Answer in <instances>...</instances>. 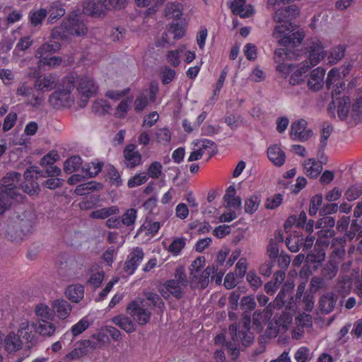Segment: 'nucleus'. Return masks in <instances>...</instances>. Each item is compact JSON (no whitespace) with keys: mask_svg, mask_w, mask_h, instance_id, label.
I'll use <instances>...</instances> for the list:
<instances>
[{"mask_svg":"<svg viewBox=\"0 0 362 362\" xmlns=\"http://www.w3.org/2000/svg\"><path fill=\"white\" fill-rule=\"evenodd\" d=\"M307 49L310 53L308 57L310 65L308 62H303L300 65L296 66L289 78V83L291 85L295 86L303 82L308 70L318 64L326 57V52L317 39L311 42Z\"/></svg>","mask_w":362,"mask_h":362,"instance_id":"1","label":"nucleus"},{"mask_svg":"<svg viewBox=\"0 0 362 362\" xmlns=\"http://www.w3.org/2000/svg\"><path fill=\"white\" fill-rule=\"evenodd\" d=\"M75 88L76 78L74 74H69L63 78L57 89L49 98L51 105L56 109L71 107L75 101L72 93Z\"/></svg>","mask_w":362,"mask_h":362,"instance_id":"2","label":"nucleus"},{"mask_svg":"<svg viewBox=\"0 0 362 362\" xmlns=\"http://www.w3.org/2000/svg\"><path fill=\"white\" fill-rule=\"evenodd\" d=\"M21 174L16 172L8 173L1 180L0 186V214H3L12 204V200L21 201L22 195L18 188Z\"/></svg>","mask_w":362,"mask_h":362,"instance_id":"3","label":"nucleus"},{"mask_svg":"<svg viewBox=\"0 0 362 362\" xmlns=\"http://www.w3.org/2000/svg\"><path fill=\"white\" fill-rule=\"evenodd\" d=\"M242 323L243 324V329L238 331V327L235 324H232L229 327V334L233 341L234 344L229 343L227 344V348L231 351V354L235 358L238 355V348L240 344L245 346H249L253 341L254 337L252 333L250 331L251 319L250 315L245 312L242 318Z\"/></svg>","mask_w":362,"mask_h":362,"instance_id":"4","label":"nucleus"},{"mask_svg":"<svg viewBox=\"0 0 362 362\" xmlns=\"http://www.w3.org/2000/svg\"><path fill=\"white\" fill-rule=\"evenodd\" d=\"M205 258L199 257L191 264L189 275V284L192 288H205L209 283V278L214 273L213 267L205 266Z\"/></svg>","mask_w":362,"mask_h":362,"instance_id":"5","label":"nucleus"},{"mask_svg":"<svg viewBox=\"0 0 362 362\" xmlns=\"http://www.w3.org/2000/svg\"><path fill=\"white\" fill-rule=\"evenodd\" d=\"M173 279L166 281L160 286L158 291L164 298L173 295L176 298L182 297L184 290L188 284L185 269L179 267L175 269Z\"/></svg>","mask_w":362,"mask_h":362,"instance_id":"6","label":"nucleus"},{"mask_svg":"<svg viewBox=\"0 0 362 362\" xmlns=\"http://www.w3.org/2000/svg\"><path fill=\"white\" fill-rule=\"evenodd\" d=\"M274 37L278 39L280 45L296 46L305 37V33L293 24H279L274 28Z\"/></svg>","mask_w":362,"mask_h":362,"instance_id":"7","label":"nucleus"},{"mask_svg":"<svg viewBox=\"0 0 362 362\" xmlns=\"http://www.w3.org/2000/svg\"><path fill=\"white\" fill-rule=\"evenodd\" d=\"M76 88L80 99V105L85 107L89 99L98 91V86L94 78L88 74L75 76Z\"/></svg>","mask_w":362,"mask_h":362,"instance_id":"8","label":"nucleus"},{"mask_svg":"<svg viewBox=\"0 0 362 362\" xmlns=\"http://www.w3.org/2000/svg\"><path fill=\"white\" fill-rule=\"evenodd\" d=\"M147 305L146 300L136 299L129 303L127 308V313L139 325H146L151 317L152 313Z\"/></svg>","mask_w":362,"mask_h":362,"instance_id":"9","label":"nucleus"},{"mask_svg":"<svg viewBox=\"0 0 362 362\" xmlns=\"http://www.w3.org/2000/svg\"><path fill=\"white\" fill-rule=\"evenodd\" d=\"M346 242L344 238L333 239L332 245H337L339 247L334 249L332 255V259L323 268V276L329 279L334 277L338 271V262L334 259L336 257L341 258L344 254V245Z\"/></svg>","mask_w":362,"mask_h":362,"instance_id":"10","label":"nucleus"},{"mask_svg":"<svg viewBox=\"0 0 362 362\" xmlns=\"http://www.w3.org/2000/svg\"><path fill=\"white\" fill-rule=\"evenodd\" d=\"M334 225L335 220L331 216H325L317 221L316 228L321 229L318 232L317 245L323 244L325 247L329 245V241L327 240V238L332 237L334 235V231L332 230Z\"/></svg>","mask_w":362,"mask_h":362,"instance_id":"11","label":"nucleus"},{"mask_svg":"<svg viewBox=\"0 0 362 362\" xmlns=\"http://www.w3.org/2000/svg\"><path fill=\"white\" fill-rule=\"evenodd\" d=\"M307 122L303 119H298L291 124L290 136L292 139L299 141H305L313 136V131L307 128Z\"/></svg>","mask_w":362,"mask_h":362,"instance_id":"12","label":"nucleus"},{"mask_svg":"<svg viewBox=\"0 0 362 362\" xmlns=\"http://www.w3.org/2000/svg\"><path fill=\"white\" fill-rule=\"evenodd\" d=\"M158 91V84L151 83L148 90L143 91L134 101V109L136 112H141L145 109L148 104V97L150 98V101L155 102L156 95Z\"/></svg>","mask_w":362,"mask_h":362,"instance_id":"13","label":"nucleus"},{"mask_svg":"<svg viewBox=\"0 0 362 362\" xmlns=\"http://www.w3.org/2000/svg\"><path fill=\"white\" fill-rule=\"evenodd\" d=\"M299 14V8L296 5H290L276 11L274 18L276 23H291Z\"/></svg>","mask_w":362,"mask_h":362,"instance_id":"14","label":"nucleus"},{"mask_svg":"<svg viewBox=\"0 0 362 362\" xmlns=\"http://www.w3.org/2000/svg\"><path fill=\"white\" fill-rule=\"evenodd\" d=\"M51 307L54 316L61 320L68 319L73 309L71 305L64 298L53 300Z\"/></svg>","mask_w":362,"mask_h":362,"instance_id":"15","label":"nucleus"},{"mask_svg":"<svg viewBox=\"0 0 362 362\" xmlns=\"http://www.w3.org/2000/svg\"><path fill=\"white\" fill-rule=\"evenodd\" d=\"M124 158L127 168L133 169L142 164L141 154L134 144H129L124 149Z\"/></svg>","mask_w":362,"mask_h":362,"instance_id":"16","label":"nucleus"},{"mask_svg":"<svg viewBox=\"0 0 362 362\" xmlns=\"http://www.w3.org/2000/svg\"><path fill=\"white\" fill-rule=\"evenodd\" d=\"M16 94L28 98L29 104L37 107L40 105L43 101V96L40 93L35 94L33 88L26 83H22L17 88Z\"/></svg>","mask_w":362,"mask_h":362,"instance_id":"17","label":"nucleus"},{"mask_svg":"<svg viewBox=\"0 0 362 362\" xmlns=\"http://www.w3.org/2000/svg\"><path fill=\"white\" fill-rule=\"evenodd\" d=\"M23 345V340L14 331L9 332L4 338V349L9 354L20 351Z\"/></svg>","mask_w":362,"mask_h":362,"instance_id":"18","label":"nucleus"},{"mask_svg":"<svg viewBox=\"0 0 362 362\" xmlns=\"http://www.w3.org/2000/svg\"><path fill=\"white\" fill-rule=\"evenodd\" d=\"M143 258L144 252L141 248L137 247L132 249L125 262V272L129 274H132L141 262Z\"/></svg>","mask_w":362,"mask_h":362,"instance_id":"19","label":"nucleus"},{"mask_svg":"<svg viewBox=\"0 0 362 362\" xmlns=\"http://www.w3.org/2000/svg\"><path fill=\"white\" fill-rule=\"evenodd\" d=\"M107 11V7L103 0L89 1L84 3L83 13L94 17H100L105 16Z\"/></svg>","mask_w":362,"mask_h":362,"instance_id":"20","label":"nucleus"},{"mask_svg":"<svg viewBox=\"0 0 362 362\" xmlns=\"http://www.w3.org/2000/svg\"><path fill=\"white\" fill-rule=\"evenodd\" d=\"M58 79L56 75L47 74L38 77L34 83V88L40 91L46 92L52 90L57 84Z\"/></svg>","mask_w":362,"mask_h":362,"instance_id":"21","label":"nucleus"},{"mask_svg":"<svg viewBox=\"0 0 362 362\" xmlns=\"http://www.w3.org/2000/svg\"><path fill=\"white\" fill-rule=\"evenodd\" d=\"M326 73L325 69L317 67L311 71L308 81L309 89L313 90H320L324 84V78Z\"/></svg>","mask_w":362,"mask_h":362,"instance_id":"22","label":"nucleus"},{"mask_svg":"<svg viewBox=\"0 0 362 362\" xmlns=\"http://www.w3.org/2000/svg\"><path fill=\"white\" fill-rule=\"evenodd\" d=\"M36 332L42 337H51L54 335L57 327L49 320H37L32 323Z\"/></svg>","mask_w":362,"mask_h":362,"instance_id":"23","label":"nucleus"},{"mask_svg":"<svg viewBox=\"0 0 362 362\" xmlns=\"http://www.w3.org/2000/svg\"><path fill=\"white\" fill-rule=\"evenodd\" d=\"M269 160L276 166L283 165L286 161V153L278 144H273L267 148Z\"/></svg>","mask_w":362,"mask_h":362,"instance_id":"24","label":"nucleus"},{"mask_svg":"<svg viewBox=\"0 0 362 362\" xmlns=\"http://www.w3.org/2000/svg\"><path fill=\"white\" fill-rule=\"evenodd\" d=\"M287 54V49H278L274 52V59L275 61L279 64L276 66V71L281 74V76L284 78H287L289 74L291 75L292 72L296 69V66L291 64H286V63H280L281 59L280 58L283 55Z\"/></svg>","mask_w":362,"mask_h":362,"instance_id":"25","label":"nucleus"},{"mask_svg":"<svg viewBox=\"0 0 362 362\" xmlns=\"http://www.w3.org/2000/svg\"><path fill=\"white\" fill-rule=\"evenodd\" d=\"M37 173V171L36 170V167H31L30 169H28L24 173V177H25V182L23 185L22 186L23 188V191L30 194V195H35L38 194L40 192V187L39 185L36 181H34L31 180V173Z\"/></svg>","mask_w":362,"mask_h":362,"instance_id":"26","label":"nucleus"},{"mask_svg":"<svg viewBox=\"0 0 362 362\" xmlns=\"http://www.w3.org/2000/svg\"><path fill=\"white\" fill-rule=\"evenodd\" d=\"M31 324L28 320H22L18 327L16 334H18L21 339L25 340L27 344L34 345L36 341L35 336L32 333Z\"/></svg>","mask_w":362,"mask_h":362,"instance_id":"27","label":"nucleus"},{"mask_svg":"<svg viewBox=\"0 0 362 362\" xmlns=\"http://www.w3.org/2000/svg\"><path fill=\"white\" fill-rule=\"evenodd\" d=\"M231 8L234 14L247 18L254 13V8L251 4H247L245 0H234L231 3Z\"/></svg>","mask_w":362,"mask_h":362,"instance_id":"28","label":"nucleus"},{"mask_svg":"<svg viewBox=\"0 0 362 362\" xmlns=\"http://www.w3.org/2000/svg\"><path fill=\"white\" fill-rule=\"evenodd\" d=\"M90 344L91 342L90 340H83L78 342L76 344V346L65 356L64 360L67 362H70L73 360L78 359L83 356L87 354L88 347Z\"/></svg>","mask_w":362,"mask_h":362,"instance_id":"29","label":"nucleus"},{"mask_svg":"<svg viewBox=\"0 0 362 362\" xmlns=\"http://www.w3.org/2000/svg\"><path fill=\"white\" fill-rule=\"evenodd\" d=\"M66 297L73 303H79L84 297V286L80 284L69 285L65 290Z\"/></svg>","mask_w":362,"mask_h":362,"instance_id":"30","label":"nucleus"},{"mask_svg":"<svg viewBox=\"0 0 362 362\" xmlns=\"http://www.w3.org/2000/svg\"><path fill=\"white\" fill-rule=\"evenodd\" d=\"M145 298L139 300H146L148 303L147 308H154L160 313H163L165 309V304L160 296L154 292H145Z\"/></svg>","mask_w":362,"mask_h":362,"instance_id":"31","label":"nucleus"},{"mask_svg":"<svg viewBox=\"0 0 362 362\" xmlns=\"http://www.w3.org/2000/svg\"><path fill=\"white\" fill-rule=\"evenodd\" d=\"M223 199L226 208L237 209L241 206V198L236 196V190L233 186H230L227 189Z\"/></svg>","mask_w":362,"mask_h":362,"instance_id":"32","label":"nucleus"},{"mask_svg":"<svg viewBox=\"0 0 362 362\" xmlns=\"http://www.w3.org/2000/svg\"><path fill=\"white\" fill-rule=\"evenodd\" d=\"M64 27L62 28L64 30L62 35L59 33L57 34L61 38L67 37L68 35H76L81 36L84 35L87 33V28L86 24H64Z\"/></svg>","mask_w":362,"mask_h":362,"instance_id":"33","label":"nucleus"},{"mask_svg":"<svg viewBox=\"0 0 362 362\" xmlns=\"http://www.w3.org/2000/svg\"><path fill=\"white\" fill-rule=\"evenodd\" d=\"M183 6L177 2L168 3L165 8V16L168 21H177L182 16Z\"/></svg>","mask_w":362,"mask_h":362,"instance_id":"34","label":"nucleus"},{"mask_svg":"<svg viewBox=\"0 0 362 362\" xmlns=\"http://www.w3.org/2000/svg\"><path fill=\"white\" fill-rule=\"evenodd\" d=\"M304 173L309 177L314 178L317 177L322 170L321 163L316 161L314 159H308L303 164Z\"/></svg>","mask_w":362,"mask_h":362,"instance_id":"35","label":"nucleus"},{"mask_svg":"<svg viewBox=\"0 0 362 362\" xmlns=\"http://www.w3.org/2000/svg\"><path fill=\"white\" fill-rule=\"evenodd\" d=\"M112 322L117 326L127 333L134 332L136 330V325L132 319L125 315H118L112 318Z\"/></svg>","mask_w":362,"mask_h":362,"instance_id":"36","label":"nucleus"},{"mask_svg":"<svg viewBox=\"0 0 362 362\" xmlns=\"http://www.w3.org/2000/svg\"><path fill=\"white\" fill-rule=\"evenodd\" d=\"M337 297L333 293L324 294L320 300V306L322 311L329 313L334 309Z\"/></svg>","mask_w":362,"mask_h":362,"instance_id":"37","label":"nucleus"},{"mask_svg":"<svg viewBox=\"0 0 362 362\" xmlns=\"http://www.w3.org/2000/svg\"><path fill=\"white\" fill-rule=\"evenodd\" d=\"M352 289V279L348 276L338 279L335 286V291L339 295L345 297L350 293Z\"/></svg>","mask_w":362,"mask_h":362,"instance_id":"38","label":"nucleus"},{"mask_svg":"<svg viewBox=\"0 0 362 362\" xmlns=\"http://www.w3.org/2000/svg\"><path fill=\"white\" fill-rule=\"evenodd\" d=\"M119 212V210L117 206H112L92 211L90 214V217L95 219H105L112 215L118 214Z\"/></svg>","mask_w":362,"mask_h":362,"instance_id":"39","label":"nucleus"},{"mask_svg":"<svg viewBox=\"0 0 362 362\" xmlns=\"http://www.w3.org/2000/svg\"><path fill=\"white\" fill-rule=\"evenodd\" d=\"M332 131V127L330 124L325 122L322 124L320 129V142L318 155H322L324 150L327 144V140Z\"/></svg>","mask_w":362,"mask_h":362,"instance_id":"40","label":"nucleus"},{"mask_svg":"<svg viewBox=\"0 0 362 362\" xmlns=\"http://www.w3.org/2000/svg\"><path fill=\"white\" fill-rule=\"evenodd\" d=\"M261 202V197L258 194H254L247 197L245 201V211L247 214H252L259 208Z\"/></svg>","mask_w":362,"mask_h":362,"instance_id":"41","label":"nucleus"},{"mask_svg":"<svg viewBox=\"0 0 362 362\" xmlns=\"http://www.w3.org/2000/svg\"><path fill=\"white\" fill-rule=\"evenodd\" d=\"M35 314L39 317L38 320H51L52 317V307L45 303H40L35 308Z\"/></svg>","mask_w":362,"mask_h":362,"instance_id":"42","label":"nucleus"},{"mask_svg":"<svg viewBox=\"0 0 362 362\" xmlns=\"http://www.w3.org/2000/svg\"><path fill=\"white\" fill-rule=\"evenodd\" d=\"M82 165V159L78 156H73L66 159L64 164V170L66 173L77 171Z\"/></svg>","mask_w":362,"mask_h":362,"instance_id":"43","label":"nucleus"},{"mask_svg":"<svg viewBox=\"0 0 362 362\" xmlns=\"http://www.w3.org/2000/svg\"><path fill=\"white\" fill-rule=\"evenodd\" d=\"M104 275V272L100 268L94 267L91 269L88 284L94 288H98L103 281Z\"/></svg>","mask_w":362,"mask_h":362,"instance_id":"44","label":"nucleus"},{"mask_svg":"<svg viewBox=\"0 0 362 362\" xmlns=\"http://www.w3.org/2000/svg\"><path fill=\"white\" fill-rule=\"evenodd\" d=\"M137 218V211L135 209H127L122 216L121 223L122 226H124L134 228V226Z\"/></svg>","mask_w":362,"mask_h":362,"instance_id":"45","label":"nucleus"},{"mask_svg":"<svg viewBox=\"0 0 362 362\" xmlns=\"http://www.w3.org/2000/svg\"><path fill=\"white\" fill-rule=\"evenodd\" d=\"M101 187L102 186L99 183H96L95 182H88L78 185L75 189V193L77 195L82 196L89 193L90 192L98 190L101 189Z\"/></svg>","mask_w":362,"mask_h":362,"instance_id":"46","label":"nucleus"},{"mask_svg":"<svg viewBox=\"0 0 362 362\" xmlns=\"http://www.w3.org/2000/svg\"><path fill=\"white\" fill-rule=\"evenodd\" d=\"M103 164L100 162H92L86 165L82 168V172L86 177H93L96 176L102 170Z\"/></svg>","mask_w":362,"mask_h":362,"instance_id":"47","label":"nucleus"},{"mask_svg":"<svg viewBox=\"0 0 362 362\" xmlns=\"http://www.w3.org/2000/svg\"><path fill=\"white\" fill-rule=\"evenodd\" d=\"M214 144V143L211 140L201 139L194 142V148L204 156L209 154L213 151Z\"/></svg>","mask_w":362,"mask_h":362,"instance_id":"48","label":"nucleus"},{"mask_svg":"<svg viewBox=\"0 0 362 362\" xmlns=\"http://www.w3.org/2000/svg\"><path fill=\"white\" fill-rule=\"evenodd\" d=\"M50 21H57L65 14V9L59 2H53L47 11Z\"/></svg>","mask_w":362,"mask_h":362,"instance_id":"49","label":"nucleus"},{"mask_svg":"<svg viewBox=\"0 0 362 362\" xmlns=\"http://www.w3.org/2000/svg\"><path fill=\"white\" fill-rule=\"evenodd\" d=\"M62 59L60 57H42L39 59L38 67L43 69L47 66L49 69L57 67L61 64Z\"/></svg>","mask_w":362,"mask_h":362,"instance_id":"50","label":"nucleus"},{"mask_svg":"<svg viewBox=\"0 0 362 362\" xmlns=\"http://www.w3.org/2000/svg\"><path fill=\"white\" fill-rule=\"evenodd\" d=\"M346 47L344 45H339L332 49L328 56V62L330 64H335L340 61L344 57Z\"/></svg>","mask_w":362,"mask_h":362,"instance_id":"51","label":"nucleus"},{"mask_svg":"<svg viewBox=\"0 0 362 362\" xmlns=\"http://www.w3.org/2000/svg\"><path fill=\"white\" fill-rule=\"evenodd\" d=\"M325 246L323 244L317 245L316 243L315 252L312 253H309L307 255V261L310 262H317L320 263L325 260V252L323 249H317V247Z\"/></svg>","mask_w":362,"mask_h":362,"instance_id":"52","label":"nucleus"},{"mask_svg":"<svg viewBox=\"0 0 362 362\" xmlns=\"http://www.w3.org/2000/svg\"><path fill=\"white\" fill-rule=\"evenodd\" d=\"M361 194L362 185L361 184H355L346 189L344 196L348 201L351 202L358 199Z\"/></svg>","mask_w":362,"mask_h":362,"instance_id":"53","label":"nucleus"},{"mask_svg":"<svg viewBox=\"0 0 362 362\" xmlns=\"http://www.w3.org/2000/svg\"><path fill=\"white\" fill-rule=\"evenodd\" d=\"M350 99L349 97H343L339 102L337 113L341 119H345L349 112Z\"/></svg>","mask_w":362,"mask_h":362,"instance_id":"54","label":"nucleus"},{"mask_svg":"<svg viewBox=\"0 0 362 362\" xmlns=\"http://www.w3.org/2000/svg\"><path fill=\"white\" fill-rule=\"evenodd\" d=\"M186 244V238H177L173 240L168 247V252H171L174 255L180 254L181 250L184 248Z\"/></svg>","mask_w":362,"mask_h":362,"instance_id":"55","label":"nucleus"},{"mask_svg":"<svg viewBox=\"0 0 362 362\" xmlns=\"http://www.w3.org/2000/svg\"><path fill=\"white\" fill-rule=\"evenodd\" d=\"M90 325L89 320L87 317L81 319L76 324L72 326L71 331L74 337L78 336L84 332Z\"/></svg>","mask_w":362,"mask_h":362,"instance_id":"56","label":"nucleus"},{"mask_svg":"<svg viewBox=\"0 0 362 362\" xmlns=\"http://www.w3.org/2000/svg\"><path fill=\"white\" fill-rule=\"evenodd\" d=\"M148 180V175L146 173L143 172L135 175L132 177L127 182V186L129 188H134L140 186Z\"/></svg>","mask_w":362,"mask_h":362,"instance_id":"57","label":"nucleus"},{"mask_svg":"<svg viewBox=\"0 0 362 362\" xmlns=\"http://www.w3.org/2000/svg\"><path fill=\"white\" fill-rule=\"evenodd\" d=\"M47 16V11L45 8L31 10L29 12L30 23H42Z\"/></svg>","mask_w":362,"mask_h":362,"instance_id":"58","label":"nucleus"},{"mask_svg":"<svg viewBox=\"0 0 362 362\" xmlns=\"http://www.w3.org/2000/svg\"><path fill=\"white\" fill-rule=\"evenodd\" d=\"M156 137L158 143L166 145L171 140V133L167 128H160L156 131Z\"/></svg>","mask_w":362,"mask_h":362,"instance_id":"59","label":"nucleus"},{"mask_svg":"<svg viewBox=\"0 0 362 362\" xmlns=\"http://www.w3.org/2000/svg\"><path fill=\"white\" fill-rule=\"evenodd\" d=\"M163 170V165L162 164L158 161H154L148 167L147 170V175L148 177H150L153 179H157L158 178L161 173Z\"/></svg>","mask_w":362,"mask_h":362,"instance_id":"60","label":"nucleus"},{"mask_svg":"<svg viewBox=\"0 0 362 362\" xmlns=\"http://www.w3.org/2000/svg\"><path fill=\"white\" fill-rule=\"evenodd\" d=\"M93 110L98 114H104L110 109L109 103L103 99H98L93 104Z\"/></svg>","mask_w":362,"mask_h":362,"instance_id":"61","label":"nucleus"},{"mask_svg":"<svg viewBox=\"0 0 362 362\" xmlns=\"http://www.w3.org/2000/svg\"><path fill=\"white\" fill-rule=\"evenodd\" d=\"M60 156L57 151H51L47 154L45 155L41 160L40 164L42 167L49 165H54V163L58 161Z\"/></svg>","mask_w":362,"mask_h":362,"instance_id":"62","label":"nucleus"},{"mask_svg":"<svg viewBox=\"0 0 362 362\" xmlns=\"http://www.w3.org/2000/svg\"><path fill=\"white\" fill-rule=\"evenodd\" d=\"M183 24H170L168 34L173 35L174 39H180L185 34V28Z\"/></svg>","mask_w":362,"mask_h":362,"instance_id":"63","label":"nucleus"},{"mask_svg":"<svg viewBox=\"0 0 362 362\" xmlns=\"http://www.w3.org/2000/svg\"><path fill=\"white\" fill-rule=\"evenodd\" d=\"M110 182L112 185L119 187L122 185V180L119 172L114 168L111 167L108 171Z\"/></svg>","mask_w":362,"mask_h":362,"instance_id":"64","label":"nucleus"}]
</instances>
